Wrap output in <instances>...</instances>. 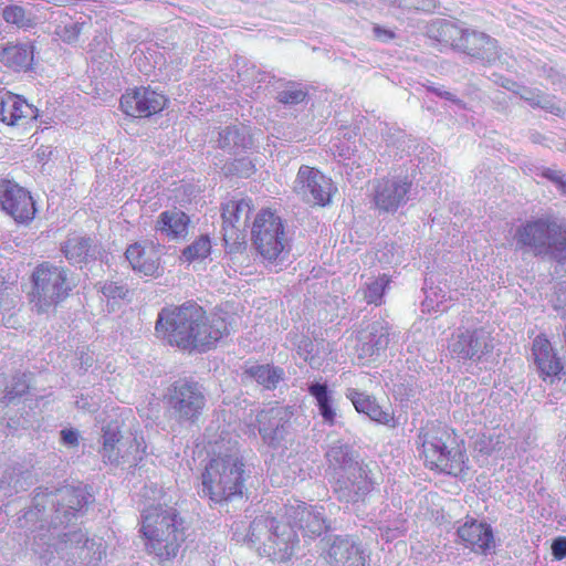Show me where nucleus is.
<instances>
[{
    "mask_svg": "<svg viewBox=\"0 0 566 566\" xmlns=\"http://www.w3.org/2000/svg\"><path fill=\"white\" fill-rule=\"evenodd\" d=\"M247 373L266 389L275 388L283 378V370L270 365L251 366Z\"/></svg>",
    "mask_w": 566,
    "mask_h": 566,
    "instance_id": "nucleus-36",
    "label": "nucleus"
},
{
    "mask_svg": "<svg viewBox=\"0 0 566 566\" xmlns=\"http://www.w3.org/2000/svg\"><path fill=\"white\" fill-rule=\"evenodd\" d=\"M552 553L556 559L566 557V537H558L553 542Z\"/></svg>",
    "mask_w": 566,
    "mask_h": 566,
    "instance_id": "nucleus-50",
    "label": "nucleus"
},
{
    "mask_svg": "<svg viewBox=\"0 0 566 566\" xmlns=\"http://www.w3.org/2000/svg\"><path fill=\"white\" fill-rule=\"evenodd\" d=\"M252 243L263 261H282L290 244L281 218L271 210L260 211L252 227Z\"/></svg>",
    "mask_w": 566,
    "mask_h": 566,
    "instance_id": "nucleus-4",
    "label": "nucleus"
},
{
    "mask_svg": "<svg viewBox=\"0 0 566 566\" xmlns=\"http://www.w3.org/2000/svg\"><path fill=\"white\" fill-rule=\"evenodd\" d=\"M285 516L289 524H280L274 517L261 516L250 525V541L260 542L264 534L268 543H263L262 554L273 559L284 560L293 555L297 542L294 527L308 537L319 536L327 530L323 507L307 506L295 501L285 507Z\"/></svg>",
    "mask_w": 566,
    "mask_h": 566,
    "instance_id": "nucleus-1",
    "label": "nucleus"
},
{
    "mask_svg": "<svg viewBox=\"0 0 566 566\" xmlns=\"http://www.w3.org/2000/svg\"><path fill=\"white\" fill-rule=\"evenodd\" d=\"M210 252L211 242L209 237L201 235L182 251L181 259L187 262L200 261L206 259Z\"/></svg>",
    "mask_w": 566,
    "mask_h": 566,
    "instance_id": "nucleus-42",
    "label": "nucleus"
},
{
    "mask_svg": "<svg viewBox=\"0 0 566 566\" xmlns=\"http://www.w3.org/2000/svg\"><path fill=\"white\" fill-rule=\"evenodd\" d=\"M176 526H181V522L172 507L150 506L143 512L142 533L144 536L148 535V531L153 527L167 531Z\"/></svg>",
    "mask_w": 566,
    "mask_h": 566,
    "instance_id": "nucleus-27",
    "label": "nucleus"
},
{
    "mask_svg": "<svg viewBox=\"0 0 566 566\" xmlns=\"http://www.w3.org/2000/svg\"><path fill=\"white\" fill-rule=\"evenodd\" d=\"M390 277L381 274L377 277H369L356 292V295L367 304L379 306L384 302V295L389 286Z\"/></svg>",
    "mask_w": 566,
    "mask_h": 566,
    "instance_id": "nucleus-32",
    "label": "nucleus"
},
{
    "mask_svg": "<svg viewBox=\"0 0 566 566\" xmlns=\"http://www.w3.org/2000/svg\"><path fill=\"white\" fill-rule=\"evenodd\" d=\"M560 190L566 193V187L565 188H560Z\"/></svg>",
    "mask_w": 566,
    "mask_h": 566,
    "instance_id": "nucleus-59",
    "label": "nucleus"
},
{
    "mask_svg": "<svg viewBox=\"0 0 566 566\" xmlns=\"http://www.w3.org/2000/svg\"><path fill=\"white\" fill-rule=\"evenodd\" d=\"M289 407L275 405L262 409L256 416L259 433L269 444L279 443L286 433V428L292 417Z\"/></svg>",
    "mask_w": 566,
    "mask_h": 566,
    "instance_id": "nucleus-17",
    "label": "nucleus"
},
{
    "mask_svg": "<svg viewBox=\"0 0 566 566\" xmlns=\"http://www.w3.org/2000/svg\"><path fill=\"white\" fill-rule=\"evenodd\" d=\"M326 455L329 463L337 472L352 469L353 464H360L358 461L354 460L350 447L340 441L333 443Z\"/></svg>",
    "mask_w": 566,
    "mask_h": 566,
    "instance_id": "nucleus-34",
    "label": "nucleus"
},
{
    "mask_svg": "<svg viewBox=\"0 0 566 566\" xmlns=\"http://www.w3.org/2000/svg\"><path fill=\"white\" fill-rule=\"evenodd\" d=\"M390 326L385 321H375L358 332L357 357L370 361L379 356L389 344Z\"/></svg>",
    "mask_w": 566,
    "mask_h": 566,
    "instance_id": "nucleus-16",
    "label": "nucleus"
},
{
    "mask_svg": "<svg viewBox=\"0 0 566 566\" xmlns=\"http://www.w3.org/2000/svg\"><path fill=\"white\" fill-rule=\"evenodd\" d=\"M459 537L476 553L486 554L494 548V536L490 525L474 520L467 521L458 530Z\"/></svg>",
    "mask_w": 566,
    "mask_h": 566,
    "instance_id": "nucleus-23",
    "label": "nucleus"
},
{
    "mask_svg": "<svg viewBox=\"0 0 566 566\" xmlns=\"http://www.w3.org/2000/svg\"><path fill=\"white\" fill-rule=\"evenodd\" d=\"M399 7L405 9H415L431 11L437 7V0H398Z\"/></svg>",
    "mask_w": 566,
    "mask_h": 566,
    "instance_id": "nucleus-47",
    "label": "nucleus"
},
{
    "mask_svg": "<svg viewBox=\"0 0 566 566\" xmlns=\"http://www.w3.org/2000/svg\"><path fill=\"white\" fill-rule=\"evenodd\" d=\"M375 36L381 41H388L395 38V34L390 30L382 29L380 27L374 28Z\"/></svg>",
    "mask_w": 566,
    "mask_h": 566,
    "instance_id": "nucleus-53",
    "label": "nucleus"
},
{
    "mask_svg": "<svg viewBox=\"0 0 566 566\" xmlns=\"http://www.w3.org/2000/svg\"><path fill=\"white\" fill-rule=\"evenodd\" d=\"M38 117V108L10 92L0 91V122L22 126Z\"/></svg>",
    "mask_w": 566,
    "mask_h": 566,
    "instance_id": "nucleus-20",
    "label": "nucleus"
},
{
    "mask_svg": "<svg viewBox=\"0 0 566 566\" xmlns=\"http://www.w3.org/2000/svg\"><path fill=\"white\" fill-rule=\"evenodd\" d=\"M218 145L229 150L245 149L252 145V138L244 126H227L219 132Z\"/></svg>",
    "mask_w": 566,
    "mask_h": 566,
    "instance_id": "nucleus-31",
    "label": "nucleus"
},
{
    "mask_svg": "<svg viewBox=\"0 0 566 566\" xmlns=\"http://www.w3.org/2000/svg\"><path fill=\"white\" fill-rule=\"evenodd\" d=\"M552 303L556 311H562L566 315V283L558 284Z\"/></svg>",
    "mask_w": 566,
    "mask_h": 566,
    "instance_id": "nucleus-49",
    "label": "nucleus"
},
{
    "mask_svg": "<svg viewBox=\"0 0 566 566\" xmlns=\"http://www.w3.org/2000/svg\"><path fill=\"white\" fill-rule=\"evenodd\" d=\"M168 402L179 421L195 422L205 409L206 397L197 382L177 381L170 389Z\"/></svg>",
    "mask_w": 566,
    "mask_h": 566,
    "instance_id": "nucleus-7",
    "label": "nucleus"
},
{
    "mask_svg": "<svg viewBox=\"0 0 566 566\" xmlns=\"http://www.w3.org/2000/svg\"><path fill=\"white\" fill-rule=\"evenodd\" d=\"M515 86L516 90H514V93L527 102L532 107H541L555 115H560L563 113L562 107L556 104L554 97L543 94L537 88L518 85Z\"/></svg>",
    "mask_w": 566,
    "mask_h": 566,
    "instance_id": "nucleus-33",
    "label": "nucleus"
},
{
    "mask_svg": "<svg viewBox=\"0 0 566 566\" xmlns=\"http://www.w3.org/2000/svg\"><path fill=\"white\" fill-rule=\"evenodd\" d=\"M91 243V239L83 237H72L67 239L63 247L66 259L73 263L86 261L90 256Z\"/></svg>",
    "mask_w": 566,
    "mask_h": 566,
    "instance_id": "nucleus-38",
    "label": "nucleus"
},
{
    "mask_svg": "<svg viewBox=\"0 0 566 566\" xmlns=\"http://www.w3.org/2000/svg\"><path fill=\"white\" fill-rule=\"evenodd\" d=\"M61 440L65 446L76 447L78 444V432L73 429H64L61 431Z\"/></svg>",
    "mask_w": 566,
    "mask_h": 566,
    "instance_id": "nucleus-51",
    "label": "nucleus"
},
{
    "mask_svg": "<svg viewBox=\"0 0 566 566\" xmlns=\"http://www.w3.org/2000/svg\"><path fill=\"white\" fill-rule=\"evenodd\" d=\"M99 291L107 302H113V304L119 300H124L128 293V290L124 285L115 282H104L99 285Z\"/></svg>",
    "mask_w": 566,
    "mask_h": 566,
    "instance_id": "nucleus-45",
    "label": "nucleus"
},
{
    "mask_svg": "<svg viewBox=\"0 0 566 566\" xmlns=\"http://www.w3.org/2000/svg\"><path fill=\"white\" fill-rule=\"evenodd\" d=\"M374 489V482L361 464H353L352 469L336 472L334 491L340 502L357 503Z\"/></svg>",
    "mask_w": 566,
    "mask_h": 566,
    "instance_id": "nucleus-12",
    "label": "nucleus"
},
{
    "mask_svg": "<svg viewBox=\"0 0 566 566\" xmlns=\"http://www.w3.org/2000/svg\"><path fill=\"white\" fill-rule=\"evenodd\" d=\"M189 217L177 209L167 210L160 213L156 230L169 239L185 238L188 233Z\"/></svg>",
    "mask_w": 566,
    "mask_h": 566,
    "instance_id": "nucleus-28",
    "label": "nucleus"
},
{
    "mask_svg": "<svg viewBox=\"0 0 566 566\" xmlns=\"http://www.w3.org/2000/svg\"><path fill=\"white\" fill-rule=\"evenodd\" d=\"M293 190L308 203L326 206L336 189L332 179L316 168L301 166L294 180Z\"/></svg>",
    "mask_w": 566,
    "mask_h": 566,
    "instance_id": "nucleus-8",
    "label": "nucleus"
},
{
    "mask_svg": "<svg viewBox=\"0 0 566 566\" xmlns=\"http://www.w3.org/2000/svg\"><path fill=\"white\" fill-rule=\"evenodd\" d=\"M458 293L448 294L439 286H431L426 291V298L422 302L423 311L427 312H444L449 306V301H457Z\"/></svg>",
    "mask_w": 566,
    "mask_h": 566,
    "instance_id": "nucleus-37",
    "label": "nucleus"
},
{
    "mask_svg": "<svg viewBox=\"0 0 566 566\" xmlns=\"http://www.w3.org/2000/svg\"><path fill=\"white\" fill-rule=\"evenodd\" d=\"M501 438V432L495 429L482 432L474 441V449L480 453L491 454L500 447L501 443H503Z\"/></svg>",
    "mask_w": 566,
    "mask_h": 566,
    "instance_id": "nucleus-43",
    "label": "nucleus"
},
{
    "mask_svg": "<svg viewBox=\"0 0 566 566\" xmlns=\"http://www.w3.org/2000/svg\"><path fill=\"white\" fill-rule=\"evenodd\" d=\"M166 97L147 87L126 92L120 98L122 109L133 117H148L160 112L166 105Z\"/></svg>",
    "mask_w": 566,
    "mask_h": 566,
    "instance_id": "nucleus-15",
    "label": "nucleus"
},
{
    "mask_svg": "<svg viewBox=\"0 0 566 566\" xmlns=\"http://www.w3.org/2000/svg\"><path fill=\"white\" fill-rule=\"evenodd\" d=\"M34 60V45L31 42L9 41L0 49V63L13 71H28Z\"/></svg>",
    "mask_w": 566,
    "mask_h": 566,
    "instance_id": "nucleus-24",
    "label": "nucleus"
},
{
    "mask_svg": "<svg viewBox=\"0 0 566 566\" xmlns=\"http://www.w3.org/2000/svg\"><path fill=\"white\" fill-rule=\"evenodd\" d=\"M29 389V381L25 374L15 375L12 378V381L9 386L6 388V395L4 398L8 401H11L12 399L22 396L25 394Z\"/></svg>",
    "mask_w": 566,
    "mask_h": 566,
    "instance_id": "nucleus-44",
    "label": "nucleus"
},
{
    "mask_svg": "<svg viewBox=\"0 0 566 566\" xmlns=\"http://www.w3.org/2000/svg\"><path fill=\"white\" fill-rule=\"evenodd\" d=\"M251 212L252 203L250 199H232L223 205L222 220L226 240L238 239L237 232L245 229Z\"/></svg>",
    "mask_w": 566,
    "mask_h": 566,
    "instance_id": "nucleus-22",
    "label": "nucleus"
},
{
    "mask_svg": "<svg viewBox=\"0 0 566 566\" xmlns=\"http://www.w3.org/2000/svg\"><path fill=\"white\" fill-rule=\"evenodd\" d=\"M0 207L18 223L30 222L36 212L30 192L7 179H0Z\"/></svg>",
    "mask_w": 566,
    "mask_h": 566,
    "instance_id": "nucleus-11",
    "label": "nucleus"
},
{
    "mask_svg": "<svg viewBox=\"0 0 566 566\" xmlns=\"http://www.w3.org/2000/svg\"><path fill=\"white\" fill-rule=\"evenodd\" d=\"M326 560L331 566H366V556L348 537L336 536L327 548Z\"/></svg>",
    "mask_w": 566,
    "mask_h": 566,
    "instance_id": "nucleus-21",
    "label": "nucleus"
},
{
    "mask_svg": "<svg viewBox=\"0 0 566 566\" xmlns=\"http://www.w3.org/2000/svg\"><path fill=\"white\" fill-rule=\"evenodd\" d=\"M411 182L402 177H388L377 181L374 187V203L384 212H396L409 200Z\"/></svg>",
    "mask_w": 566,
    "mask_h": 566,
    "instance_id": "nucleus-13",
    "label": "nucleus"
},
{
    "mask_svg": "<svg viewBox=\"0 0 566 566\" xmlns=\"http://www.w3.org/2000/svg\"><path fill=\"white\" fill-rule=\"evenodd\" d=\"M460 51L472 56L491 60L497 56L495 40L482 32L465 29Z\"/></svg>",
    "mask_w": 566,
    "mask_h": 566,
    "instance_id": "nucleus-26",
    "label": "nucleus"
},
{
    "mask_svg": "<svg viewBox=\"0 0 566 566\" xmlns=\"http://www.w3.org/2000/svg\"><path fill=\"white\" fill-rule=\"evenodd\" d=\"M243 472V463L237 452L211 459L202 473V493L217 503L240 495Z\"/></svg>",
    "mask_w": 566,
    "mask_h": 566,
    "instance_id": "nucleus-3",
    "label": "nucleus"
},
{
    "mask_svg": "<svg viewBox=\"0 0 566 566\" xmlns=\"http://www.w3.org/2000/svg\"><path fill=\"white\" fill-rule=\"evenodd\" d=\"M433 92H434L437 95L441 96V97H444V98H447V99H450V101H454V102H455V99L453 98V95H452L450 92H446V91H441V90H433Z\"/></svg>",
    "mask_w": 566,
    "mask_h": 566,
    "instance_id": "nucleus-56",
    "label": "nucleus"
},
{
    "mask_svg": "<svg viewBox=\"0 0 566 566\" xmlns=\"http://www.w3.org/2000/svg\"><path fill=\"white\" fill-rule=\"evenodd\" d=\"M422 454L424 462L430 469L458 475L463 472L467 455L464 449L448 436L426 432L422 441Z\"/></svg>",
    "mask_w": 566,
    "mask_h": 566,
    "instance_id": "nucleus-6",
    "label": "nucleus"
},
{
    "mask_svg": "<svg viewBox=\"0 0 566 566\" xmlns=\"http://www.w3.org/2000/svg\"><path fill=\"white\" fill-rule=\"evenodd\" d=\"M125 255L135 272L145 276H157L160 274L163 266L159 244L154 242H136L126 249Z\"/></svg>",
    "mask_w": 566,
    "mask_h": 566,
    "instance_id": "nucleus-18",
    "label": "nucleus"
},
{
    "mask_svg": "<svg viewBox=\"0 0 566 566\" xmlns=\"http://www.w3.org/2000/svg\"><path fill=\"white\" fill-rule=\"evenodd\" d=\"M532 355L539 377L544 381L554 382L556 379H560L564 370L563 361L544 334L534 338Z\"/></svg>",
    "mask_w": 566,
    "mask_h": 566,
    "instance_id": "nucleus-19",
    "label": "nucleus"
},
{
    "mask_svg": "<svg viewBox=\"0 0 566 566\" xmlns=\"http://www.w3.org/2000/svg\"><path fill=\"white\" fill-rule=\"evenodd\" d=\"M234 167H235V171L241 177H249L252 174V170H253L251 161H249L247 159H239V160H237V163L234 164Z\"/></svg>",
    "mask_w": 566,
    "mask_h": 566,
    "instance_id": "nucleus-52",
    "label": "nucleus"
},
{
    "mask_svg": "<svg viewBox=\"0 0 566 566\" xmlns=\"http://www.w3.org/2000/svg\"><path fill=\"white\" fill-rule=\"evenodd\" d=\"M305 97H306V92L302 88L294 87V86H291V87H287L283 91H281L277 95V99L280 103L291 104V105H295V104L303 102L305 99Z\"/></svg>",
    "mask_w": 566,
    "mask_h": 566,
    "instance_id": "nucleus-46",
    "label": "nucleus"
},
{
    "mask_svg": "<svg viewBox=\"0 0 566 566\" xmlns=\"http://www.w3.org/2000/svg\"><path fill=\"white\" fill-rule=\"evenodd\" d=\"M493 348V338L484 328L459 331L449 342L451 354L463 360H481Z\"/></svg>",
    "mask_w": 566,
    "mask_h": 566,
    "instance_id": "nucleus-10",
    "label": "nucleus"
},
{
    "mask_svg": "<svg viewBox=\"0 0 566 566\" xmlns=\"http://www.w3.org/2000/svg\"><path fill=\"white\" fill-rule=\"evenodd\" d=\"M310 394L316 399L319 413L328 423H334L336 413L331 405V397L325 384L315 382L308 388Z\"/></svg>",
    "mask_w": 566,
    "mask_h": 566,
    "instance_id": "nucleus-39",
    "label": "nucleus"
},
{
    "mask_svg": "<svg viewBox=\"0 0 566 566\" xmlns=\"http://www.w3.org/2000/svg\"><path fill=\"white\" fill-rule=\"evenodd\" d=\"M542 176L556 184L559 189L566 187V178L562 170L543 168Z\"/></svg>",
    "mask_w": 566,
    "mask_h": 566,
    "instance_id": "nucleus-48",
    "label": "nucleus"
},
{
    "mask_svg": "<svg viewBox=\"0 0 566 566\" xmlns=\"http://www.w3.org/2000/svg\"><path fill=\"white\" fill-rule=\"evenodd\" d=\"M0 13L6 23L23 31L33 29L38 23L36 14L30 4L23 7L18 3H9L1 9Z\"/></svg>",
    "mask_w": 566,
    "mask_h": 566,
    "instance_id": "nucleus-29",
    "label": "nucleus"
},
{
    "mask_svg": "<svg viewBox=\"0 0 566 566\" xmlns=\"http://www.w3.org/2000/svg\"><path fill=\"white\" fill-rule=\"evenodd\" d=\"M400 534V531H398L397 528L396 530H386L384 536L387 538V541H390V539H394L396 537H398V535Z\"/></svg>",
    "mask_w": 566,
    "mask_h": 566,
    "instance_id": "nucleus-55",
    "label": "nucleus"
},
{
    "mask_svg": "<svg viewBox=\"0 0 566 566\" xmlns=\"http://www.w3.org/2000/svg\"><path fill=\"white\" fill-rule=\"evenodd\" d=\"M2 381H3V378H2V376H0V384H1Z\"/></svg>",
    "mask_w": 566,
    "mask_h": 566,
    "instance_id": "nucleus-61",
    "label": "nucleus"
},
{
    "mask_svg": "<svg viewBox=\"0 0 566 566\" xmlns=\"http://www.w3.org/2000/svg\"><path fill=\"white\" fill-rule=\"evenodd\" d=\"M563 150H564V151H566V143H565V146H564V149H563Z\"/></svg>",
    "mask_w": 566,
    "mask_h": 566,
    "instance_id": "nucleus-62",
    "label": "nucleus"
},
{
    "mask_svg": "<svg viewBox=\"0 0 566 566\" xmlns=\"http://www.w3.org/2000/svg\"><path fill=\"white\" fill-rule=\"evenodd\" d=\"M430 36L437 41L460 50V43L463 41L465 29L447 20H437L429 28Z\"/></svg>",
    "mask_w": 566,
    "mask_h": 566,
    "instance_id": "nucleus-30",
    "label": "nucleus"
},
{
    "mask_svg": "<svg viewBox=\"0 0 566 566\" xmlns=\"http://www.w3.org/2000/svg\"><path fill=\"white\" fill-rule=\"evenodd\" d=\"M346 397L352 401L359 413H365L373 421L378 423L386 424L390 428L396 427L394 415L389 410L382 409L371 396L358 391L357 389L348 388L346 390Z\"/></svg>",
    "mask_w": 566,
    "mask_h": 566,
    "instance_id": "nucleus-25",
    "label": "nucleus"
},
{
    "mask_svg": "<svg viewBox=\"0 0 566 566\" xmlns=\"http://www.w3.org/2000/svg\"><path fill=\"white\" fill-rule=\"evenodd\" d=\"M103 446H102V457L105 461L109 463H116L119 459L120 453V433L119 431L106 428L103 433Z\"/></svg>",
    "mask_w": 566,
    "mask_h": 566,
    "instance_id": "nucleus-40",
    "label": "nucleus"
},
{
    "mask_svg": "<svg viewBox=\"0 0 566 566\" xmlns=\"http://www.w3.org/2000/svg\"><path fill=\"white\" fill-rule=\"evenodd\" d=\"M156 332L179 348L206 352L229 334V326L221 315L208 316L201 306L188 304L164 308Z\"/></svg>",
    "mask_w": 566,
    "mask_h": 566,
    "instance_id": "nucleus-2",
    "label": "nucleus"
},
{
    "mask_svg": "<svg viewBox=\"0 0 566 566\" xmlns=\"http://www.w3.org/2000/svg\"><path fill=\"white\" fill-rule=\"evenodd\" d=\"M86 27L85 22L73 21L67 18L55 27L54 33L63 42L72 44L78 40L80 34L85 31Z\"/></svg>",
    "mask_w": 566,
    "mask_h": 566,
    "instance_id": "nucleus-41",
    "label": "nucleus"
},
{
    "mask_svg": "<svg viewBox=\"0 0 566 566\" xmlns=\"http://www.w3.org/2000/svg\"><path fill=\"white\" fill-rule=\"evenodd\" d=\"M76 405L78 406V408H82V409H85L87 406L86 401L83 398L81 400H77Z\"/></svg>",
    "mask_w": 566,
    "mask_h": 566,
    "instance_id": "nucleus-58",
    "label": "nucleus"
},
{
    "mask_svg": "<svg viewBox=\"0 0 566 566\" xmlns=\"http://www.w3.org/2000/svg\"><path fill=\"white\" fill-rule=\"evenodd\" d=\"M543 256H548L558 263L566 262V226L564 222L558 220Z\"/></svg>",
    "mask_w": 566,
    "mask_h": 566,
    "instance_id": "nucleus-35",
    "label": "nucleus"
},
{
    "mask_svg": "<svg viewBox=\"0 0 566 566\" xmlns=\"http://www.w3.org/2000/svg\"><path fill=\"white\" fill-rule=\"evenodd\" d=\"M558 219L543 216L521 224L513 237L516 247L530 249L534 255L543 256L555 231Z\"/></svg>",
    "mask_w": 566,
    "mask_h": 566,
    "instance_id": "nucleus-9",
    "label": "nucleus"
},
{
    "mask_svg": "<svg viewBox=\"0 0 566 566\" xmlns=\"http://www.w3.org/2000/svg\"><path fill=\"white\" fill-rule=\"evenodd\" d=\"M32 282L31 302L39 313L49 312L71 291L66 271L49 263H42L35 268Z\"/></svg>",
    "mask_w": 566,
    "mask_h": 566,
    "instance_id": "nucleus-5",
    "label": "nucleus"
},
{
    "mask_svg": "<svg viewBox=\"0 0 566 566\" xmlns=\"http://www.w3.org/2000/svg\"><path fill=\"white\" fill-rule=\"evenodd\" d=\"M84 538V534L82 532H75L73 535H72V538L70 539L71 542H75V543H81L82 539Z\"/></svg>",
    "mask_w": 566,
    "mask_h": 566,
    "instance_id": "nucleus-57",
    "label": "nucleus"
},
{
    "mask_svg": "<svg viewBox=\"0 0 566 566\" xmlns=\"http://www.w3.org/2000/svg\"><path fill=\"white\" fill-rule=\"evenodd\" d=\"M146 538V549L153 554L160 564H165L175 558L179 552L180 545L185 539L182 527L176 526L166 530L155 527L148 531Z\"/></svg>",
    "mask_w": 566,
    "mask_h": 566,
    "instance_id": "nucleus-14",
    "label": "nucleus"
},
{
    "mask_svg": "<svg viewBox=\"0 0 566 566\" xmlns=\"http://www.w3.org/2000/svg\"><path fill=\"white\" fill-rule=\"evenodd\" d=\"M395 3H397V6L399 7V1L398 0H392Z\"/></svg>",
    "mask_w": 566,
    "mask_h": 566,
    "instance_id": "nucleus-60",
    "label": "nucleus"
},
{
    "mask_svg": "<svg viewBox=\"0 0 566 566\" xmlns=\"http://www.w3.org/2000/svg\"><path fill=\"white\" fill-rule=\"evenodd\" d=\"M65 494L67 495L69 497V503H70V506H69V510L65 511V515H72L74 516V512L77 510L73 504V500L71 497H74V492H71V491H66Z\"/></svg>",
    "mask_w": 566,
    "mask_h": 566,
    "instance_id": "nucleus-54",
    "label": "nucleus"
}]
</instances>
